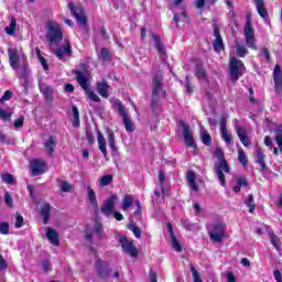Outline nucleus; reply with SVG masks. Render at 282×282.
<instances>
[{"label": "nucleus", "instance_id": "nucleus-60", "mask_svg": "<svg viewBox=\"0 0 282 282\" xmlns=\"http://www.w3.org/2000/svg\"><path fill=\"white\" fill-rule=\"evenodd\" d=\"M4 204H7L9 208H12V196L8 192L4 194Z\"/></svg>", "mask_w": 282, "mask_h": 282}, {"label": "nucleus", "instance_id": "nucleus-45", "mask_svg": "<svg viewBox=\"0 0 282 282\" xmlns=\"http://www.w3.org/2000/svg\"><path fill=\"white\" fill-rule=\"evenodd\" d=\"M113 182V176L111 174L104 175L99 181V186H109Z\"/></svg>", "mask_w": 282, "mask_h": 282}, {"label": "nucleus", "instance_id": "nucleus-39", "mask_svg": "<svg viewBox=\"0 0 282 282\" xmlns=\"http://www.w3.org/2000/svg\"><path fill=\"white\" fill-rule=\"evenodd\" d=\"M108 144L112 151H118L116 148V134L111 130L107 131Z\"/></svg>", "mask_w": 282, "mask_h": 282}, {"label": "nucleus", "instance_id": "nucleus-15", "mask_svg": "<svg viewBox=\"0 0 282 282\" xmlns=\"http://www.w3.org/2000/svg\"><path fill=\"white\" fill-rule=\"evenodd\" d=\"M46 232V239L53 245V246H59L61 243V236L56 230H54L52 227L45 228Z\"/></svg>", "mask_w": 282, "mask_h": 282}, {"label": "nucleus", "instance_id": "nucleus-24", "mask_svg": "<svg viewBox=\"0 0 282 282\" xmlns=\"http://www.w3.org/2000/svg\"><path fill=\"white\" fill-rule=\"evenodd\" d=\"M76 79L77 83H79L82 89H88L89 88V83L87 82V76L85 75V73L80 72V70H76Z\"/></svg>", "mask_w": 282, "mask_h": 282}, {"label": "nucleus", "instance_id": "nucleus-19", "mask_svg": "<svg viewBox=\"0 0 282 282\" xmlns=\"http://www.w3.org/2000/svg\"><path fill=\"white\" fill-rule=\"evenodd\" d=\"M69 54H72V44H69V42H66L63 48H57L55 51V56H57L59 61H63L65 56H69Z\"/></svg>", "mask_w": 282, "mask_h": 282}, {"label": "nucleus", "instance_id": "nucleus-52", "mask_svg": "<svg viewBox=\"0 0 282 282\" xmlns=\"http://www.w3.org/2000/svg\"><path fill=\"white\" fill-rule=\"evenodd\" d=\"M191 272L193 274V282H204L199 272L195 270V267H191Z\"/></svg>", "mask_w": 282, "mask_h": 282}, {"label": "nucleus", "instance_id": "nucleus-49", "mask_svg": "<svg viewBox=\"0 0 282 282\" xmlns=\"http://www.w3.org/2000/svg\"><path fill=\"white\" fill-rule=\"evenodd\" d=\"M59 188H61L62 193H70V191H73L74 186L72 184H69V182L63 181L59 185Z\"/></svg>", "mask_w": 282, "mask_h": 282}, {"label": "nucleus", "instance_id": "nucleus-57", "mask_svg": "<svg viewBox=\"0 0 282 282\" xmlns=\"http://www.w3.org/2000/svg\"><path fill=\"white\" fill-rule=\"evenodd\" d=\"M158 180H159V183L161 185V191L164 195V187H162V186H164V180H166V176L164 175V172H162V171L159 172V178Z\"/></svg>", "mask_w": 282, "mask_h": 282}, {"label": "nucleus", "instance_id": "nucleus-41", "mask_svg": "<svg viewBox=\"0 0 282 282\" xmlns=\"http://www.w3.org/2000/svg\"><path fill=\"white\" fill-rule=\"evenodd\" d=\"M275 142L279 147L280 153H282V126L275 130Z\"/></svg>", "mask_w": 282, "mask_h": 282}, {"label": "nucleus", "instance_id": "nucleus-54", "mask_svg": "<svg viewBox=\"0 0 282 282\" xmlns=\"http://www.w3.org/2000/svg\"><path fill=\"white\" fill-rule=\"evenodd\" d=\"M195 77L196 78H205L206 77V70H204V67L196 66Z\"/></svg>", "mask_w": 282, "mask_h": 282}, {"label": "nucleus", "instance_id": "nucleus-21", "mask_svg": "<svg viewBox=\"0 0 282 282\" xmlns=\"http://www.w3.org/2000/svg\"><path fill=\"white\" fill-rule=\"evenodd\" d=\"M256 162L261 167L260 171L263 172L265 171V169H268V166L265 165V153H263V150L261 148L257 149Z\"/></svg>", "mask_w": 282, "mask_h": 282}, {"label": "nucleus", "instance_id": "nucleus-37", "mask_svg": "<svg viewBox=\"0 0 282 282\" xmlns=\"http://www.w3.org/2000/svg\"><path fill=\"white\" fill-rule=\"evenodd\" d=\"M258 13L262 19H265V15L268 14V11L265 10V7L263 4V0H254Z\"/></svg>", "mask_w": 282, "mask_h": 282}, {"label": "nucleus", "instance_id": "nucleus-1", "mask_svg": "<svg viewBox=\"0 0 282 282\" xmlns=\"http://www.w3.org/2000/svg\"><path fill=\"white\" fill-rule=\"evenodd\" d=\"M216 158H218V166L215 170V173L220 182L221 186H226V176L224 173H230V166H228V162L224 159V151L221 148H217L215 151Z\"/></svg>", "mask_w": 282, "mask_h": 282}, {"label": "nucleus", "instance_id": "nucleus-53", "mask_svg": "<svg viewBox=\"0 0 282 282\" xmlns=\"http://www.w3.org/2000/svg\"><path fill=\"white\" fill-rule=\"evenodd\" d=\"M1 180L4 184H14V176L12 174H2Z\"/></svg>", "mask_w": 282, "mask_h": 282}, {"label": "nucleus", "instance_id": "nucleus-4", "mask_svg": "<svg viewBox=\"0 0 282 282\" xmlns=\"http://www.w3.org/2000/svg\"><path fill=\"white\" fill-rule=\"evenodd\" d=\"M245 72L246 65H243V62L237 57H231L229 63V75L232 83H237V79L241 78Z\"/></svg>", "mask_w": 282, "mask_h": 282}, {"label": "nucleus", "instance_id": "nucleus-33", "mask_svg": "<svg viewBox=\"0 0 282 282\" xmlns=\"http://www.w3.org/2000/svg\"><path fill=\"white\" fill-rule=\"evenodd\" d=\"M112 108L115 109V111H118V113H120L121 118L128 115L127 110H124V106H122V102L118 99L113 101Z\"/></svg>", "mask_w": 282, "mask_h": 282}, {"label": "nucleus", "instance_id": "nucleus-56", "mask_svg": "<svg viewBox=\"0 0 282 282\" xmlns=\"http://www.w3.org/2000/svg\"><path fill=\"white\" fill-rule=\"evenodd\" d=\"M12 99V90H6L3 96L0 98V102H6Z\"/></svg>", "mask_w": 282, "mask_h": 282}, {"label": "nucleus", "instance_id": "nucleus-36", "mask_svg": "<svg viewBox=\"0 0 282 282\" xmlns=\"http://www.w3.org/2000/svg\"><path fill=\"white\" fill-rule=\"evenodd\" d=\"M6 33L9 34V36H14V33L17 32V19L11 18L10 24L4 29Z\"/></svg>", "mask_w": 282, "mask_h": 282}, {"label": "nucleus", "instance_id": "nucleus-30", "mask_svg": "<svg viewBox=\"0 0 282 282\" xmlns=\"http://www.w3.org/2000/svg\"><path fill=\"white\" fill-rule=\"evenodd\" d=\"M50 213H52V207L50 204H44L41 208V216L43 217V223L47 224L50 221Z\"/></svg>", "mask_w": 282, "mask_h": 282}, {"label": "nucleus", "instance_id": "nucleus-22", "mask_svg": "<svg viewBox=\"0 0 282 282\" xmlns=\"http://www.w3.org/2000/svg\"><path fill=\"white\" fill-rule=\"evenodd\" d=\"M151 37L153 39L154 45L159 54L161 55V59L164 61V56H166V52L164 51V46L162 45L160 36L155 33H151Z\"/></svg>", "mask_w": 282, "mask_h": 282}, {"label": "nucleus", "instance_id": "nucleus-25", "mask_svg": "<svg viewBox=\"0 0 282 282\" xmlns=\"http://www.w3.org/2000/svg\"><path fill=\"white\" fill-rule=\"evenodd\" d=\"M56 147V137H50L44 143V149L47 155H54V148Z\"/></svg>", "mask_w": 282, "mask_h": 282}, {"label": "nucleus", "instance_id": "nucleus-17", "mask_svg": "<svg viewBox=\"0 0 282 282\" xmlns=\"http://www.w3.org/2000/svg\"><path fill=\"white\" fill-rule=\"evenodd\" d=\"M9 63L12 69H19V50L18 48H8Z\"/></svg>", "mask_w": 282, "mask_h": 282}, {"label": "nucleus", "instance_id": "nucleus-50", "mask_svg": "<svg viewBox=\"0 0 282 282\" xmlns=\"http://www.w3.org/2000/svg\"><path fill=\"white\" fill-rule=\"evenodd\" d=\"M84 91H86L89 100H93V102H100V97H98V95L94 91H91L89 89V87L87 89H85Z\"/></svg>", "mask_w": 282, "mask_h": 282}, {"label": "nucleus", "instance_id": "nucleus-18", "mask_svg": "<svg viewBox=\"0 0 282 282\" xmlns=\"http://www.w3.org/2000/svg\"><path fill=\"white\" fill-rule=\"evenodd\" d=\"M97 143L98 149L102 153L104 158H107V139H105V135H102V132H100V130L97 131Z\"/></svg>", "mask_w": 282, "mask_h": 282}, {"label": "nucleus", "instance_id": "nucleus-16", "mask_svg": "<svg viewBox=\"0 0 282 282\" xmlns=\"http://www.w3.org/2000/svg\"><path fill=\"white\" fill-rule=\"evenodd\" d=\"M86 196L91 208H94V210H98V198L96 197V192L94 191L91 185L86 186Z\"/></svg>", "mask_w": 282, "mask_h": 282}, {"label": "nucleus", "instance_id": "nucleus-42", "mask_svg": "<svg viewBox=\"0 0 282 282\" xmlns=\"http://www.w3.org/2000/svg\"><path fill=\"white\" fill-rule=\"evenodd\" d=\"M128 229L131 230V232H133L137 239H140L142 237V230L135 224L128 225Z\"/></svg>", "mask_w": 282, "mask_h": 282}, {"label": "nucleus", "instance_id": "nucleus-27", "mask_svg": "<svg viewBox=\"0 0 282 282\" xmlns=\"http://www.w3.org/2000/svg\"><path fill=\"white\" fill-rule=\"evenodd\" d=\"M167 228L172 237L173 250H175V252H182V245L180 243V241H177V238H175V235H173V227L171 226V224H167Z\"/></svg>", "mask_w": 282, "mask_h": 282}, {"label": "nucleus", "instance_id": "nucleus-26", "mask_svg": "<svg viewBox=\"0 0 282 282\" xmlns=\"http://www.w3.org/2000/svg\"><path fill=\"white\" fill-rule=\"evenodd\" d=\"M237 135L243 147H250V138H248V134L246 133V130L243 128L238 127Z\"/></svg>", "mask_w": 282, "mask_h": 282}, {"label": "nucleus", "instance_id": "nucleus-58", "mask_svg": "<svg viewBox=\"0 0 282 282\" xmlns=\"http://www.w3.org/2000/svg\"><path fill=\"white\" fill-rule=\"evenodd\" d=\"M12 115H10L8 111L0 108V119L1 120H11Z\"/></svg>", "mask_w": 282, "mask_h": 282}, {"label": "nucleus", "instance_id": "nucleus-12", "mask_svg": "<svg viewBox=\"0 0 282 282\" xmlns=\"http://www.w3.org/2000/svg\"><path fill=\"white\" fill-rule=\"evenodd\" d=\"M120 243L123 252H127V254H130V257L133 258L138 257V249H135V245H133V241H129L127 237H121Z\"/></svg>", "mask_w": 282, "mask_h": 282}, {"label": "nucleus", "instance_id": "nucleus-63", "mask_svg": "<svg viewBox=\"0 0 282 282\" xmlns=\"http://www.w3.org/2000/svg\"><path fill=\"white\" fill-rule=\"evenodd\" d=\"M112 215L117 221H122L124 219V216L120 212L115 210Z\"/></svg>", "mask_w": 282, "mask_h": 282}, {"label": "nucleus", "instance_id": "nucleus-48", "mask_svg": "<svg viewBox=\"0 0 282 282\" xmlns=\"http://www.w3.org/2000/svg\"><path fill=\"white\" fill-rule=\"evenodd\" d=\"M98 57L100 61H109L111 58V54H109V51L106 47H102L98 54Z\"/></svg>", "mask_w": 282, "mask_h": 282}, {"label": "nucleus", "instance_id": "nucleus-62", "mask_svg": "<svg viewBox=\"0 0 282 282\" xmlns=\"http://www.w3.org/2000/svg\"><path fill=\"white\" fill-rule=\"evenodd\" d=\"M24 120H25V118H24V117H20V118H18V119H17V121L14 122V127H15L17 129H19V128L23 127V122H24Z\"/></svg>", "mask_w": 282, "mask_h": 282}, {"label": "nucleus", "instance_id": "nucleus-32", "mask_svg": "<svg viewBox=\"0 0 282 282\" xmlns=\"http://www.w3.org/2000/svg\"><path fill=\"white\" fill-rule=\"evenodd\" d=\"M187 182L189 184V188H192V191H199V188L197 187V184H195V172L194 171H188L187 172Z\"/></svg>", "mask_w": 282, "mask_h": 282}, {"label": "nucleus", "instance_id": "nucleus-64", "mask_svg": "<svg viewBox=\"0 0 282 282\" xmlns=\"http://www.w3.org/2000/svg\"><path fill=\"white\" fill-rule=\"evenodd\" d=\"M227 282H237V278L232 272L227 273Z\"/></svg>", "mask_w": 282, "mask_h": 282}, {"label": "nucleus", "instance_id": "nucleus-55", "mask_svg": "<svg viewBox=\"0 0 282 282\" xmlns=\"http://www.w3.org/2000/svg\"><path fill=\"white\" fill-rule=\"evenodd\" d=\"M9 230H10V225L8 223H0L1 235H8Z\"/></svg>", "mask_w": 282, "mask_h": 282}, {"label": "nucleus", "instance_id": "nucleus-59", "mask_svg": "<svg viewBox=\"0 0 282 282\" xmlns=\"http://www.w3.org/2000/svg\"><path fill=\"white\" fill-rule=\"evenodd\" d=\"M14 226L15 228H23V216L17 214Z\"/></svg>", "mask_w": 282, "mask_h": 282}, {"label": "nucleus", "instance_id": "nucleus-2", "mask_svg": "<svg viewBox=\"0 0 282 282\" xmlns=\"http://www.w3.org/2000/svg\"><path fill=\"white\" fill-rule=\"evenodd\" d=\"M46 40L50 45H58L63 41V31L61 26L55 21H48L46 24Z\"/></svg>", "mask_w": 282, "mask_h": 282}, {"label": "nucleus", "instance_id": "nucleus-10", "mask_svg": "<svg viewBox=\"0 0 282 282\" xmlns=\"http://www.w3.org/2000/svg\"><path fill=\"white\" fill-rule=\"evenodd\" d=\"M245 41L247 47H250V50H257V40L254 39V30L252 29V23L250 21H247L245 25Z\"/></svg>", "mask_w": 282, "mask_h": 282}, {"label": "nucleus", "instance_id": "nucleus-14", "mask_svg": "<svg viewBox=\"0 0 282 282\" xmlns=\"http://www.w3.org/2000/svg\"><path fill=\"white\" fill-rule=\"evenodd\" d=\"M273 83H274L276 94L281 96L282 95V72H281L280 65H275L273 69Z\"/></svg>", "mask_w": 282, "mask_h": 282}, {"label": "nucleus", "instance_id": "nucleus-44", "mask_svg": "<svg viewBox=\"0 0 282 282\" xmlns=\"http://www.w3.org/2000/svg\"><path fill=\"white\" fill-rule=\"evenodd\" d=\"M200 140L203 144H206V147H210L212 138H210V134H208V131L203 130L200 132Z\"/></svg>", "mask_w": 282, "mask_h": 282}, {"label": "nucleus", "instance_id": "nucleus-7", "mask_svg": "<svg viewBox=\"0 0 282 282\" xmlns=\"http://www.w3.org/2000/svg\"><path fill=\"white\" fill-rule=\"evenodd\" d=\"M68 9L76 19L77 23L85 28L87 25V12L85 9L82 6H74V2L68 3Z\"/></svg>", "mask_w": 282, "mask_h": 282}, {"label": "nucleus", "instance_id": "nucleus-6", "mask_svg": "<svg viewBox=\"0 0 282 282\" xmlns=\"http://www.w3.org/2000/svg\"><path fill=\"white\" fill-rule=\"evenodd\" d=\"M208 235L212 241L221 243L224 237H226V225L216 223L208 228Z\"/></svg>", "mask_w": 282, "mask_h": 282}, {"label": "nucleus", "instance_id": "nucleus-28", "mask_svg": "<svg viewBox=\"0 0 282 282\" xmlns=\"http://www.w3.org/2000/svg\"><path fill=\"white\" fill-rule=\"evenodd\" d=\"M220 134L226 144H230L232 142V137L228 134V130L226 129V121H220Z\"/></svg>", "mask_w": 282, "mask_h": 282}, {"label": "nucleus", "instance_id": "nucleus-13", "mask_svg": "<svg viewBox=\"0 0 282 282\" xmlns=\"http://www.w3.org/2000/svg\"><path fill=\"white\" fill-rule=\"evenodd\" d=\"M180 127L183 129V137L185 140V144L189 147L191 149H196L197 144H195V141L193 140V134L191 133V130L188 129V124L184 123V121L180 122Z\"/></svg>", "mask_w": 282, "mask_h": 282}, {"label": "nucleus", "instance_id": "nucleus-38", "mask_svg": "<svg viewBox=\"0 0 282 282\" xmlns=\"http://www.w3.org/2000/svg\"><path fill=\"white\" fill-rule=\"evenodd\" d=\"M264 144L268 147L269 151H272L275 155H279V149L274 147L271 137H264Z\"/></svg>", "mask_w": 282, "mask_h": 282}, {"label": "nucleus", "instance_id": "nucleus-43", "mask_svg": "<svg viewBox=\"0 0 282 282\" xmlns=\"http://www.w3.org/2000/svg\"><path fill=\"white\" fill-rule=\"evenodd\" d=\"M238 161L240 162V164H242V166H248V158L246 156V152L241 148L238 149Z\"/></svg>", "mask_w": 282, "mask_h": 282}, {"label": "nucleus", "instance_id": "nucleus-29", "mask_svg": "<svg viewBox=\"0 0 282 282\" xmlns=\"http://www.w3.org/2000/svg\"><path fill=\"white\" fill-rule=\"evenodd\" d=\"M97 271H98V274L102 276V279H107V276H109V268L107 267V263L98 261Z\"/></svg>", "mask_w": 282, "mask_h": 282}, {"label": "nucleus", "instance_id": "nucleus-23", "mask_svg": "<svg viewBox=\"0 0 282 282\" xmlns=\"http://www.w3.org/2000/svg\"><path fill=\"white\" fill-rule=\"evenodd\" d=\"M214 36L216 39L213 43L214 50L215 52H221L224 50V41L221 40V35H219V29H214Z\"/></svg>", "mask_w": 282, "mask_h": 282}, {"label": "nucleus", "instance_id": "nucleus-11", "mask_svg": "<svg viewBox=\"0 0 282 282\" xmlns=\"http://www.w3.org/2000/svg\"><path fill=\"white\" fill-rule=\"evenodd\" d=\"M31 175L36 177V175H43L47 171V163L44 160L35 159L30 163Z\"/></svg>", "mask_w": 282, "mask_h": 282}, {"label": "nucleus", "instance_id": "nucleus-61", "mask_svg": "<svg viewBox=\"0 0 282 282\" xmlns=\"http://www.w3.org/2000/svg\"><path fill=\"white\" fill-rule=\"evenodd\" d=\"M238 186L246 187L248 186V181L243 176L238 177Z\"/></svg>", "mask_w": 282, "mask_h": 282}, {"label": "nucleus", "instance_id": "nucleus-46", "mask_svg": "<svg viewBox=\"0 0 282 282\" xmlns=\"http://www.w3.org/2000/svg\"><path fill=\"white\" fill-rule=\"evenodd\" d=\"M236 54L240 58H243L246 56V54H248V48H246V46H243L241 44H237L236 45Z\"/></svg>", "mask_w": 282, "mask_h": 282}, {"label": "nucleus", "instance_id": "nucleus-31", "mask_svg": "<svg viewBox=\"0 0 282 282\" xmlns=\"http://www.w3.org/2000/svg\"><path fill=\"white\" fill-rule=\"evenodd\" d=\"M122 120H123V126L126 128V131L128 132L135 131V127L133 124V121L131 120V117H129V113L123 115Z\"/></svg>", "mask_w": 282, "mask_h": 282}, {"label": "nucleus", "instance_id": "nucleus-51", "mask_svg": "<svg viewBox=\"0 0 282 282\" xmlns=\"http://www.w3.org/2000/svg\"><path fill=\"white\" fill-rule=\"evenodd\" d=\"M72 110H73V116H74V123L73 124H74V127H78V124L80 122L78 107L73 106Z\"/></svg>", "mask_w": 282, "mask_h": 282}, {"label": "nucleus", "instance_id": "nucleus-40", "mask_svg": "<svg viewBox=\"0 0 282 282\" xmlns=\"http://www.w3.org/2000/svg\"><path fill=\"white\" fill-rule=\"evenodd\" d=\"M174 12V23L177 25V23H180V19L181 21H184L186 19H188V14H186V10L182 9L180 15L175 12V10H173Z\"/></svg>", "mask_w": 282, "mask_h": 282}, {"label": "nucleus", "instance_id": "nucleus-47", "mask_svg": "<svg viewBox=\"0 0 282 282\" xmlns=\"http://www.w3.org/2000/svg\"><path fill=\"white\" fill-rule=\"evenodd\" d=\"M270 241H271L272 246H273L276 250H280V249H281V239H279V237H276V235L271 234V235H270Z\"/></svg>", "mask_w": 282, "mask_h": 282}, {"label": "nucleus", "instance_id": "nucleus-8", "mask_svg": "<svg viewBox=\"0 0 282 282\" xmlns=\"http://www.w3.org/2000/svg\"><path fill=\"white\" fill-rule=\"evenodd\" d=\"M101 239H105V230L101 224L96 223L93 230L86 231V240L91 243V241H101Z\"/></svg>", "mask_w": 282, "mask_h": 282}, {"label": "nucleus", "instance_id": "nucleus-20", "mask_svg": "<svg viewBox=\"0 0 282 282\" xmlns=\"http://www.w3.org/2000/svg\"><path fill=\"white\" fill-rule=\"evenodd\" d=\"M97 91L101 98H109V84L106 80L98 82Z\"/></svg>", "mask_w": 282, "mask_h": 282}, {"label": "nucleus", "instance_id": "nucleus-35", "mask_svg": "<svg viewBox=\"0 0 282 282\" xmlns=\"http://www.w3.org/2000/svg\"><path fill=\"white\" fill-rule=\"evenodd\" d=\"M246 206L249 208V213L252 215L254 214V209L257 208V205L254 204V197L252 195H248L245 199Z\"/></svg>", "mask_w": 282, "mask_h": 282}, {"label": "nucleus", "instance_id": "nucleus-3", "mask_svg": "<svg viewBox=\"0 0 282 282\" xmlns=\"http://www.w3.org/2000/svg\"><path fill=\"white\" fill-rule=\"evenodd\" d=\"M162 74H156L152 79V100L150 102L152 109L158 108V102L162 96H164V90H162Z\"/></svg>", "mask_w": 282, "mask_h": 282}, {"label": "nucleus", "instance_id": "nucleus-5", "mask_svg": "<svg viewBox=\"0 0 282 282\" xmlns=\"http://www.w3.org/2000/svg\"><path fill=\"white\" fill-rule=\"evenodd\" d=\"M119 199L118 194H112L106 198L100 207L101 214L105 215V217H111L116 212V204H118Z\"/></svg>", "mask_w": 282, "mask_h": 282}, {"label": "nucleus", "instance_id": "nucleus-9", "mask_svg": "<svg viewBox=\"0 0 282 282\" xmlns=\"http://www.w3.org/2000/svg\"><path fill=\"white\" fill-rule=\"evenodd\" d=\"M133 203L137 206L135 215H140L142 213V205L140 204V200H135V197H133V195L131 194H127L123 196L122 203H121V209L124 213H127V210L130 209L131 206H133Z\"/></svg>", "mask_w": 282, "mask_h": 282}, {"label": "nucleus", "instance_id": "nucleus-34", "mask_svg": "<svg viewBox=\"0 0 282 282\" xmlns=\"http://www.w3.org/2000/svg\"><path fill=\"white\" fill-rule=\"evenodd\" d=\"M40 91L43 94L46 100H52V94H54V91L52 88H50V86L45 84L40 85Z\"/></svg>", "mask_w": 282, "mask_h": 282}]
</instances>
